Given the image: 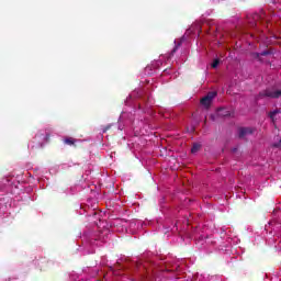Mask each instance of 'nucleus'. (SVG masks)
Segmentation results:
<instances>
[{"mask_svg":"<svg viewBox=\"0 0 281 281\" xmlns=\"http://www.w3.org/2000/svg\"><path fill=\"white\" fill-rule=\"evenodd\" d=\"M281 95V90H271L267 89L261 92H259V98H272L278 99Z\"/></svg>","mask_w":281,"mask_h":281,"instance_id":"obj_1","label":"nucleus"},{"mask_svg":"<svg viewBox=\"0 0 281 281\" xmlns=\"http://www.w3.org/2000/svg\"><path fill=\"white\" fill-rule=\"evenodd\" d=\"M215 95L216 92H209L204 98L201 99L200 104L205 106V109H209V106H212V100H214Z\"/></svg>","mask_w":281,"mask_h":281,"instance_id":"obj_2","label":"nucleus"},{"mask_svg":"<svg viewBox=\"0 0 281 281\" xmlns=\"http://www.w3.org/2000/svg\"><path fill=\"white\" fill-rule=\"evenodd\" d=\"M254 130L251 127H239L238 128V137L239 139H244L247 135H252Z\"/></svg>","mask_w":281,"mask_h":281,"instance_id":"obj_3","label":"nucleus"},{"mask_svg":"<svg viewBox=\"0 0 281 281\" xmlns=\"http://www.w3.org/2000/svg\"><path fill=\"white\" fill-rule=\"evenodd\" d=\"M280 109H276L274 111L269 112V117L272 120V122H276V115L280 114Z\"/></svg>","mask_w":281,"mask_h":281,"instance_id":"obj_4","label":"nucleus"},{"mask_svg":"<svg viewBox=\"0 0 281 281\" xmlns=\"http://www.w3.org/2000/svg\"><path fill=\"white\" fill-rule=\"evenodd\" d=\"M271 54H273V52H271V49H266V50H262L261 53H257L256 57L260 58V56H271Z\"/></svg>","mask_w":281,"mask_h":281,"instance_id":"obj_5","label":"nucleus"},{"mask_svg":"<svg viewBox=\"0 0 281 281\" xmlns=\"http://www.w3.org/2000/svg\"><path fill=\"white\" fill-rule=\"evenodd\" d=\"M64 143L67 144V146H76V139L72 137L65 138Z\"/></svg>","mask_w":281,"mask_h":281,"instance_id":"obj_6","label":"nucleus"},{"mask_svg":"<svg viewBox=\"0 0 281 281\" xmlns=\"http://www.w3.org/2000/svg\"><path fill=\"white\" fill-rule=\"evenodd\" d=\"M200 150H201V144L194 143L191 148V153L194 155V154L199 153Z\"/></svg>","mask_w":281,"mask_h":281,"instance_id":"obj_7","label":"nucleus"},{"mask_svg":"<svg viewBox=\"0 0 281 281\" xmlns=\"http://www.w3.org/2000/svg\"><path fill=\"white\" fill-rule=\"evenodd\" d=\"M225 111V109H220L218 110V115H222L223 117H227V116H229V112H224Z\"/></svg>","mask_w":281,"mask_h":281,"instance_id":"obj_8","label":"nucleus"},{"mask_svg":"<svg viewBox=\"0 0 281 281\" xmlns=\"http://www.w3.org/2000/svg\"><path fill=\"white\" fill-rule=\"evenodd\" d=\"M179 47H181V42H179L178 45H176L173 47V49L170 53V56H175V54H177V49H179Z\"/></svg>","mask_w":281,"mask_h":281,"instance_id":"obj_9","label":"nucleus"},{"mask_svg":"<svg viewBox=\"0 0 281 281\" xmlns=\"http://www.w3.org/2000/svg\"><path fill=\"white\" fill-rule=\"evenodd\" d=\"M220 64H221V60H220V59H214L213 63H212V65H211V67H212L213 69H216V67H218Z\"/></svg>","mask_w":281,"mask_h":281,"instance_id":"obj_10","label":"nucleus"},{"mask_svg":"<svg viewBox=\"0 0 281 281\" xmlns=\"http://www.w3.org/2000/svg\"><path fill=\"white\" fill-rule=\"evenodd\" d=\"M111 128V125H108L103 128V133H106V131H109Z\"/></svg>","mask_w":281,"mask_h":281,"instance_id":"obj_11","label":"nucleus"},{"mask_svg":"<svg viewBox=\"0 0 281 281\" xmlns=\"http://www.w3.org/2000/svg\"><path fill=\"white\" fill-rule=\"evenodd\" d=\"M233 153H236V148L233 149Z\"/></svg>","mask_w":281,"mask_h":281,"instance_id":"obj_12","label":"nucleus"}]
</instances>
